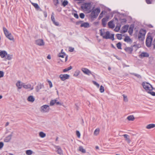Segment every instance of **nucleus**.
Segmentation results:
<instances>
[{
	"mask_svg": "<svg viewBox=\"0 0 155 155\" xmlns=\"http://www.w3.org/2000/svg\"><path fill=\"white\" fill-rule=\"evenodd\" d=\"M124 41L127 43L132 42V40L129 36H126L124 39Z\"/></svg>",
	"mask_w": 155,
	"mask_h": 155,
	"instance_id": "28",
	"label": "nucleus"
},
{
	"mask_svg": "<svg viewBox=\"0 0 155 155\" xmlns=\"http://www.w3.org/2000/svg\"><path fill=\"white\" fill-rule=\"evenodd\" d=\"M41 88V85H38L36 87V91L38 92Z\"/></svg>",
	"mask_w": 155,
	"mask_h": 155,
	"instance_id": "37",
	"label": "nucleus"
},
{
	"mask_svg": "<svg viewBox=\"0 0 155 155\" xmlns=\"http://www.w3.org/2000/svg\"><path fill=\"white\" fill-rule=\"evenodd\" d=\"M80 17L81 18H84V13H81L80 14Z\"/></svg>",
	"mask_w": 155,
	"mask_h": 155,
	"instance_id": "53",
	"label": "nucleus"
},
{
	"mask_svg": "<svg viewBox=\"0 0 155 155\" xmlns=\"http://www.w3.org/2000/svg\"><path fill=\"white\" fill-rule=\"evenodd\" d=\"M22 83L20 81H18L16 83V85L18 87V89H20L22 88Z\"/></svg>",
	"mask_w": 155,
	"mask_h": 155,
	"instance_id": "18",
	"label": "nucleus"
},
{
	"mask_svg": "<svg viewBox=\"0 0 155 155\" xmlns=\"http://www.w3.org/2000/svg\"><path fill=\"white\" fill-rule=\"evenodd\" d=\"M153 0H146V2L148 4H150L152 3Z\"/></svg>",
	"mask_w": 155,
	"mask_h": 155,
	"instance_id": "56",
	"label": "nucleus"
},
{
	"mask_svg": "<svg viewBox=\"0 0 155 155\" xmlns=\"http://www.w3.org/2000/svg\"><path fill=\"white\" fill-rule=\"evenodd\" d=\"M12 136V135H10L6 137L4 139V141L6 142H9L11 139Z\"/></svg>",
	"mask_w": 155,
	"mask_h": 155,
	"instance_id": "23",
	"label": "nucleus"
},
{
	"mask_svg": "<svg viewBox=\"0 0 155 155\" xmlns=\"http://www.w3.org/2000/svg\"><path fill=\"white\" fill-rule=\"evenodd\" d=\"M146 31L145 30L141 29L140 30L138 34V38L139 39L142 41L145 38Z\"/></svg>",
	"mask_w": 155,
	"mask_h": 155,
	"instance_id": "5",
	"label": "nucleus"
},
{
	"mask_svg": "<svg viewBox=\"0 0 155 155\" xmlns=\"http://www.w3.org/2000/svg\"><path fill=\"white\" fill-rule=\"evenodd\" d=\"M101 93H103L104 91V87L102 85H101L100 89H99Z\"/></svg>",
	"mask_w": 155,
	"mask_h": 155,
	"instance_id": "41",
	"label": "nucleus"
},
{
	"mask_svg": "<svg viewBox=\"0 0 155 155\" xmlns=\"http://www.w3.org/2000/svg\"><path fill=\"white\" fill-rule=\"evenodd\" d=\"M155 127V124H151L147 125L146 128L148 129H150Z\"/></svg>",
	"mask_w": 155,
	"mask_h": 155,
	"instance_id": "21",
	"label": "nucleus"
},
{
	"mask_svg": "<svg viewBox=\"0 0 155 155\" xmlns=\"http://www.w3.org/2000/svg\"><path fill=\"white\" fill-rule=\"evenodd\" d=\"M100 35L104 39H110L113 41L114 40V34H111L110 35L109 31H106L104 29H101L100 30Z\"/></svg>",
	"mask_w": 155,
	"mask_h": 155,
	"instance_id": "1",
	"label": "nucleus"
},
{
	"mask_svg": "<svg viewBox=\"0 0 155 155\" xmlns=\"http://www.w3.org/2000/svg\"><path fill=\"white\" fill-rule=\"evenodd\" d=\"M129 26L127 25H125L122 28L121 32L122 33H124L126 32Z\"/></svg>",
	"mask_w": 155,
	"mask_h": 155,
	"instance_id": "14",
	"label": "nucleus"
},
{
	"mask_svg": "<svg viewBox=\"0 0 155 155\" xmlns=\"http://www.w3.org/2000/svg\"><path fill=\"white\" fill-rule=\"evenodd\" d=\"M93 82L94 84L95 85H96L97 87H99V84L98 83H97L96 82L93 81Z\"/></svg>",
	"mask_w": 155,
	"mask_h": 155,
	"instance_id": "52",
	"label": "nucleus"
},
{
	"mask_svg": "<svg viewBox=\"0 0 155 155\" xmlns=\"http://www.w3.org/2000/svg\"><path fill=\"white\" fill-rule=\"evenodd\" d=\"M127 119L129 121H134L135 119V117L133 115H130L128 116L127 117Z\"/></svg>",
	"mask_w": 155,
	"mask_h": 155,
	"instance_id": "24",
	"label": "nucleus"
},
{
	"mask_svg": "<svg viewBox=\"0 0 155 155\" xmlns=\"http://www.w3.org/2000/svg\"><path fill=\"white\" fill-rule=\"evenodd\" d=\"M3 29L5 36L9 34L10 35V33H10L4 27H3Z\"/></svg>",
	"mask_w": 155,
	"mask_h": 155,
	"instance_id": "22",
	"label": "nucleus"
},
{
	"mask_svg": "<svg viewBox=\"0 0 155 155\" xmlns=\"http://www.w3.org/2000/svg\"><path fill=\"white\" fill-rule=\"evenodd\" d=\"M149 56L148 54L145 52H142L139 55V57L140 58H142L143 57H148Z\"/></svg>",
	"mask_w": 155,
	"mask_h": 155,
	"instance_id": "16",
	"label": "nucleus"
},
{
	"mask_svg": "<svg viewBox=\"0 0 155 155\" xmlns=\"http://www.w3.org/2000/svg\"><path fill=\"white\" fill-rule=\"evenodd\" d=\"M117 48L119 49H121V43L119 42L117 43Z\"/></svg>",
	"mask_w": 155,
	"mask_h": 155,
	"instance_id": "40",
	"label": "nucleus"
},
{
	"mask_svg": "<svg viewBox=\"0 0 155 155\" xmlns=\"http://www.w3.org/2000/svg\"><path fill=\"white\" fill-rule=\"evenodd\" d=\"M80 73V71H77L75 72V74H74V76H77Z\"/></svg>",
	"mask_w": 155,
	"mask_h": 155,
	"instance_id": "45",
	"label": "nucleus"
},
{
	"mask_svg": "<svg viewBox=\"0 0 155 155\" xmlns=\"http://www.w3.org/2000/svg\"><path fill=\"white\" fill-rule=\"evenodd\" d=\"M32 5L33 6L36 8H39V7L38 5V4L37 3H32Z\"/></svg>",
	"mask_w": 155,
	"mask_h": 155,
	"instance_id": "44",
	"label": "nucleus"
},
{
	"mask_svg": "<svg viewBox=\"0 0 155 155\" xmlns=\"http://www.w3.org/2000/svg\"><path fill=\"white\" fill-rule=\"evenodd\" d=\"M57 100L56 99L51 100L50 103V106H52L54 105L56 102V101Z\"/></svg>",
	"mask_w": 155,
	"mask_h": 155,
	"instance_id": "34",
	"label": "nucleus"
},
{
	"mask_svg": "<svg viewBox=\"0 0 155 155\" xmlns=\"http://www.w3.org/2000/svg\"><path fill=\"white\" fill-rule=\"evenodd\" d=\"M72 69V67L71 66H70L69 67L65 68L63 70V72H66L67 71L71 69Z\"/></svg>",
	"mask_w": 155,
	"mask_h": 155,
	"instance_id": "35",
	"label": "nucleus"
},
{
	"mask_svg": "<svg viewBox=\"0 0 155 155\" xmlns=\"http://www.w3.org/2000/svg\"><path fill=\"white\" fill-rule=\"evenodd\" d=\"M142 86L143 88L147 92L149 91H152L153 88L152 86L149 83L144 82L142 83Z\"/></svg>",
	"mask_w": 155,
	"mask_h": 155,
	"instance_id": "2",
	"label": "nucleus"
},
{
	"mask_svg": "<svg viewBox=\"0 0 155 155\" xmlns=\"http://www.w3.org/2000/svg\"><path fill=\"white\" fill-rule=\"evenodd\" d=\"M51 19L52 21L53 22H54V21H55L54 18V16H53V15H52L51 16Z\"/></svg>",
	"mask_w": 155,
	"mask_h": 155,
	"instance_id": "59",
	"label": "nucleus"
},
{
	"mask_svg": "<svg viewBox=\"0 0 155 155\" xmlns=\"http://www.w3.org/2000/svg\"><path fill=\"white\" fill-rule=\"evenodd\" d=\"M13 55L11 54H8L7 53V55L6 56V59L8 60H12L13 58Z\"/></svg>",
	"mask_w": 155,
	"mask_h": 155,
	"instance_id": "26",
	"label": "nucleus"
},
{
	"mask_svg": "<svg viewBox=\"0 0 155 155\" xmlns=\"http://www.w3.org/2000/svg\"><path fill=\"white\" fill-rule=\"evenodd\" d=\"M82 9L84 11L89 13L91 11V6L90 3H86L81 6Z\"/></svg>",
	"mask_w": 155,
	"mask_h": 155,
	"instance_id": "3",
	"label": "nucleus"
},
{
	"mask_svg": "<svg viewBox=\"0 0 155 155\" xmlns=\"http://www.w3.org/2000/svg\"><path fill=\"white\" fill-rule=\"evenodd\" d=\"M22 87L28 89L31 88V90H33V87L31 88V85L30 84H25L24 83H22Z\"/></svg>",
	"mask_w": 155,
	"mask_h": 155,
	"instance_id": "13",
	"label": "nucleus"
},
{
	"mask_svg": "<svg viewBox=\"0 0 155 155\" xmlns=\"http://www.w3.org/2000/svg\"><path fill=\"white\" fill-rule=\"evenodd\" d=\"M147 93L150 94L151 95L153 96H155V92H154L153 91H149L147 92Z\"/></svg>",
	"mask_w": 155,
	"mask_h": 155,
	"instance_id": "43",
	"label": "nucleus"
},
{
	"mask_svg": "<svg viewBox=\"0 0 155 155\" xmlns=\"http://www.w3.org/2000/svg\"><path fill=\"white\" fill-rule=\"evenodd\" d=\"M6 37L9 40L13 41H14V38L13 37L11 33H10V35L9 34V35H8Z\"/></svg>",
	"mask_w": 155,
	"mask_h": 155,
	"instance_id": "30",
	"label": "nucleus"
},
{
	"mask_svg": "<svg viewBox=\"0 0 155 155\" xmlns=\"http://www.w3.org/2000/svg\"><path fill=\"white\" fill-rule=\"evenodd\" d=\"M32 151L31 150H27L26 151V154L27 155H31L32 154Z\"/></svg>",
	"mask_w": 155,
	"mask_h": 155,
	"instance_id": "38",
	"label": "nucleus"
},
{
	"mask_svg": "<svg viewBox=\"0 0 155 155\" xmlns=\"http://www.w3.org/2000/svg\"><path fill=\"white\" fill-rule=\"evenodd\" d=\"M4 72L2 71H0V78H2L4 76Z\"/></svg>",
	"mask_w": 155,
	"mask_h": 155,
	"instance_id": "49",
	"label": "nucleus"
},
{
	"mask_svg": "<svg viewBox=\"0 0 155 155\" xmlns=\"http://www.w3.org/2000/svg\"><path fill=\"white\" fill-rule=\"evenodd\" d=\"M54 23L56 26H58L59 25V23L57 22H56L55 21L53 22Z\"/></svg>",
	"mask_w": 155,
	"mask_h": 155,
	"instance_id": "61",
	"label": "nucleus"
},
{
	"mask_svg": "<svg viewBox=\"0 0 155 155\" xmlns=\"http://www.w3.org/2000/svg\"><path fill=\"white\" fill-rule=\"evenodd\" d=\"M117 38L118 39L120 40L122 38V35L120 34H117Z\"/></svg>",
	"mask_w": 155,
	"mask_h": 155,
	"instance_id": "46",
	"label": "nucleus"
},
{
	"mask_svg": "<svg viewBox=\"0 0 155 155\" xmlns=\"http://www.w3.org/2000/svg\"><path fill=\"white\" fill-rule=\"evenodd\" d=\"M124 49L127 52L130 54L132 53L133 50V48L131 47H126Z\"/></svg>",
	"mask_w": 155,
	"mask_h": 155,
	"instance_id": "17",
	"label": "nucleus"
},
{
	"mask_svg": "<svg viewBox=\"0 0 155 155\" xmlns=\"http://www.w3.org/2000/svg\"><path fill=\"white\" fill-rule=\"evenodd\" d=\"M100 131V130L99 128H97L94 130V134L95 136L99 134Z\"/></svg>",
	"mask_w": 155,
	"mask_h": 155,
	"instance_id": "32",
	"label": "nucleus"
},
{
	"mask_svg": "<svg viewBox=\"0 0 155 155\" xmlns=\"http://www.w3.org/2000/svg\"><path fill=\"white\" fill-rule=\"evenodd\" d=\"M133 31V29L132 28L130 27L128 31V32L130 34L132 33Z\"/></svg>",
	"mask_w": 155,
	"mask_h": 155,
	"instance_id": "51",
	"label": "nucleus"
},
{
	"mask_svg": "<svg viewBox=\"0 0 155 155\" xmlns=\"http://www.w3.org/2000/svg\"><path fill=\"white\" fill-rule=\"evenodd\" d=\"M74 16L75 18H78V15L77 13H74Z\"/></svg>",
	"mask_w": 155,
	"mask_h": 155,
	"instance_id": "60",
	"label": "nucleus"
},
{
	"mask_svg": "<svg viewBox=\"0 0 155 155\" xmlns=\"http://www.w3.org/2000/svg\"><path fill=\"white\" fill-rule=\"evenodd\" d=\"M152 38L150 36H148L146 40V45L148 47H150L151 45Z\"/></svg>",
	"mask_w": 155,
	"mask_h": 155,
	"instance_id": "7",
	"label": "nucleus"
},
{
	"mask_svg": "<svg viewBox=\"0 0 155 155\" xmlns=\"http://www.w3.org/2000/svg\"><path fill=\"white\" fill-rule=\"evenodd\" d=\"M102 24L103 26L105 27L106 25V22L108 21V18H104L102 19Z\"/></svg>",
	"mask_w": 155,
	"mask_h": 155,
	"instance_id": "25",
	"label": "nucleus"
},
{
	"mask_svg": "<svg viewBox=\"0 0 155 155\" xmlns=\"http://www.w3.org/2000/svg\"><path fill=\"white\" fill-rule=\"evenodd\" d=\"M79 150L81 152L85 153L86 152L85 150L84 149L83 147L81 146L79 147Z\"/></svg>",
	"mask_w": 155,
	"mask_h": 155,
	"instance_id": "33",
	"label": "nucleus"
},
{
	"mask_svg": "<svg viewBox=\"0 0 155 155\" xmlns=\"http://www.w3.org/2000/svg\"><path fill=\"white\" fill-rule=\"evenodd\" d=\"M7 53V52L5 51H0V56L2 58H4L6 57Z\"/></svg>",
	"mask_w": 155,
	"mask_h": 155,
	"instance_id": "12",
	"label": "nucleus"
},
{
	"mask_svg": "<svg viewBox=\"0 0 155 155\" xmlns=\"http://www.w3.org/2000/svg\"><path fill=\"white\" fill-rule=\"evenodd\" d=\"M74 48L71 47H69V51L70 52H72L74 51Z\"/></svg>",
	"mask_w": 155,
	"mask_h": 155,
	"instance_id": "54",
	"label": "nucleus"
},
{
	"mask_svg": "<svg viewBox=\"0 0 155 155\" xmlns=\"http://www.w3.org/2000/svg\"><path fill=\"white\" fill-rule=\"evenodd\" d=\"M58 56L59 57H61L62 58H64L65 57V62H66L67 61L68 56V55H66L64 52H61L59 53L58 54Z\"/></svg>",
	"mask_w": 155,
	"mask_h": 155,
	"instance_id": "10",
	"label": "nucleus"
},
{
	"mask_svg": "<svg viewBox=\"0 0 155 155\" xmlns=\"http://www.w3.org/2000/svg\"><path fill=\"white\" fill-rule=\"evenodd\" d=\"M39 136L42 138H43L45 137L46 136V134L44 133L43 132L41 131L39 133Z\"/></svg>",
	"mask_w": 155,
	"mask_h": 155,
	"instance_id": "29",
	"label": "nucleus"
},
{
	"mask_svg": "<svg viewBox=\"0 0 155 155\" xmlns=\"http://www.w3.org/2000/svg\"><path fill=\"white\" fill-rule=\"evenodd\" d=\"M100 9L99 8L93 9L91 14V18H96L100 12Z\"/></svg>",
	"mask_w": 155,
	"mask_h": 155,
	"instance_id": "4",
	"label": "nucleus"
},
{
	"mask_svg": "<svg viewBox=\"0 0 155 155\" xmlns=\"http://www.w3.org/2000/svg\"><path fill=\"white\" fill-rule=\"evenodd\" d=\"M47 58L48 59H51V55L50 54H48L47 56Z\"/></svg>",
	"mask_w": 155,
	"mask_h": 155,
	"instance_id": "62",
	"label": "nucleus"
},
{
	"mask_svg": "<svg viewBox=\"0 0 155 155\" xmlns=\"http://www.w3.org/2000/svg\"><path fill=\"white\" fill-rule=\"evenodd\" d=\"M108 26L110 28H113L114 27V25L113 23V21H110L108 24Z\"/></svg>",
	"mask_w": 155,
	"mask_h": 155,
	"instance_id": "27",
	"label": "nucleus"
},
{
	"mask_svg": "<svg viewBox=\"0 0 155 155\" xmlns=\"http://www.w3.org/2000/svg\"><path fill=\"white\" fill-rule=\"evenodd\" d=\"M56 148L57 149V152L58 154H61L62 153V150L59 147H56Z\"/></svg>",
	"mask_w": 155,
	"mask_h": 155,
	"instance_id": "31",
	"label": "nucleus"
},
{
	"mask_svg": "<svg viewBox=\"0 0 155 155\" xmlns=\"http://www.w3.org/2000/svg\"><path fill=\"white\" fill-rule=\"evenodd\" d=\"M27 100L29 102L32 103L35 101V98L33 96H30L28 97Z\"/></svg>",
	"mask_w": 155,
	"mask_h": 155,
	"instance_id": "20",
	"label": "nucleus"
},
{
	"mask_svg": "<svg viewBox=\"0 0 155 155\" xmlns=\"http://www.w3.org/2000/svg\"><path fill=\"white\" fill-rule=\"evenodd\" d=\"M50 109L49 105H44L41 107L40 110L42 113H48L50 110Z\"/></svg>",
	"mask_w": 155,
	"mask_h": 155,
	"instance_id": "6",
	"label": "nucleus"
},
{
	"mask_svg": "<svg viewBox=\"0 0 155 155\" xmlns=\"http://www.w3.org/2000/svg\"><path fill=\"white\" fill-rule=\"evenodd\" d=\"M153 48H155V38L153 41Z\"/></svg>",
	"mask_w": 155,
	"mask_h": 155,
	"instance_id": "64",
	"label": "nucleus"
},
{
	"mask_svg": "<svg viewBox=\"0 0 155 155\" xmlns=\"http://www.w3.org/2000/svg\"><path fill=\"white\" fill-rule=\"evenodd\" d=\"M48 83L49 84L50 86V88L52 87V84L51 82L50 81L48 80Z\"/></svg>",
	"mask_w": 155,
	"mask_h": 155,
	"instance_id": "50",
	"label": "nucleus"
},
{
	"mask_svg": "<svg viewBox=\"0 0 155 155\" xmlns=\"http://www.w3.org/2000/svg\"><path fill=\"white\" fill-rule=\"evenodd\" d=\"M130 74L132 75H133L137 77L138 78H141V76L138 74L134 73H131Z\"/></svg>",
	"mask_w": 155,
	"mask_h": 155,
	"instance_id": "39",
	"label": "nucleus"
},
{
	"mask_svg": "<svg viewBox=\"0 0 155 155\" xmlns=\"http://www.w3.org/2000/svg\"><path fill=\"white\" fill-rule=\"evenodd\" d=\"M76 1H78V3H80L82 2H84L85 0H74Z\"/></svg>",
	"mask_w": 155,
	"mask_h": 155,
	"instance_id": "58",
	"label": "nucleus"
},
{
	"mask_svg": "<svg viewBox=\"0 0 155 155\" xmlns=\"http://www.w3.org/2000/svg\"><path fill=\"white\" fill-rule=\"evenodd\" d=\"M4 143L2 142H0V149H2L3 147Z\"/></svg>",
	"mask_w": 155,
	"mask_h": 155,
	"instance_id": "57",
	"label": "nucleus"
},
{
	"mask_svg": "<svg viewBox=\"0 0 155 155\" xmlns=\"http://www.w3.org/2000/svg\"><path fill=\"white\" fill-rule=\"evenodd\" d=\"M81 70L84 74L87 75H89L90 74H91V71L87 68H82L81 69Z\"/></svg>",
	"mask_w": 155,
	"mask_h": 155,
	"instance_id": "11",
	"label": "nucleus"
},
{
	"mask_svg": "<svg viewBox=\"0 0 155 155\" xmlns=\"http://www.w3.org/2000/svg\"><path fill=\"white\" fill-rule=\"evenodd\" d=\"M103 12L102 11L101 12V14H100V15L99 16L98 18L99 19H101L103 17Z\"/></svg>",
	"mask_w": 155,
	"mask_h": 155,
	"instance_id": "47",
	"label": "nucleus"
},
{
	"mask_svg": "<svg viewBox=\"0 0 155 155\" xmlns=\"http://www.w3.org/2000/svg\"><path fill=\"white\" fill-rule=\"evenodd\" d=\"M120 29V27H116L114 29V30L115 31L117 32Z\"/></svg>",
	"mask_w": 155,
	"mask_h": 155,
	"instance_id": "55",
	"label": "nucleus"
},
{
	"mask_svg": "<svg viewBox=\"0 0 155 155\" xmlns=\"http://www.w3.org/2000/svg\"><path fill=\"white\" fill-rule=\"evenodd\" d=\"M123 136L125 138V140L127 141V143H129L131 142V140L130 138V136L127 134H124Z\"/></svg>",
	"mask_w": 155,
	"mask_h": 155,
	"instance_id": "15",
	"label": "nucleus"
},
{
	"mask_svg": "<svg viewBox=\"0 0 155 155\" xmlns=\"http://www.w3.org/2000/svg\"><path fill=\"white\" fill-rule=\"evenodd\" d=\"M35 44L39 46H42L45 45V42L42 39H38L36 40Z\"/></svg>",
	"mask_w": 155,
	"mask_h": 155,
	"instance_id": "9",
	"label": "nucleus"
},
{
	"mask_svg": "<svg viewBox=\"0 0 155 155\" xmlns=\"http://www.w3.org/2000/svg\"><path fill=\"white\" fill-rule=\"evenodd\" d=\"M90 26L89 24L87 22H84L81 24V27H84L85 28H89Z\"/></svg>",
	"mask_w": 155,
	"mask_h": 155,
	"instance_id": "19",
	"label": "nucleus"
},
{
	"mask_svg": "<svg viewBox=\"0 0 155 155\" xmlns=\"http://www.w3.org/2000/svg\"><path fill=\"white\" fill-rule=\"evenodd\" d=\"M68 2L67 0H64L62 3V5L64 7H65L66 5H68Z\"/></svg>",
	"mask_w": 155,
	"mask_h": 155,
	"instance_id": "36",
	"label": "nucleus"
},
{
	"mask_svg": "<svg viewBox=\"0 0 155 155\" xmlns=\"http://www.w3.org/2000/svg\"><path fill=\"white\" fill-rule=\"evenodd\" d=\"M59 78L62 81H64L66 79H68L70 77V75L68 74H61L59 75Z\"/></svg>",
	"mask_w": 155,
	"mask_h": 155,
	"instance_id": "8",
	"label": "nucleus"
},
{
	"mask_svg": "<svg viewBox=\"0 0 155 155\" xmlns=\"http://www.w3.org/2000/svg\"><path fill=\"white\" fill-rule=\"evenodd\" d=\"M123 96L124 97V101L126 102H127L128 101L127 97L124 94L123 95Z\"/></svg>",
	"mask_w": 155,
	"mask_h": 155,
	"instance_id": "42",
	"label": "nucleus"
},
{
	"mask_svg": "<svg viewBox=\"0 0 155 155\" xmlns=\"http://www.w3.org/2000/svg\"><path fill=\"white\" fill-rule=\"evenodd\" d=\"M56 103L57 105H62V104L59 102H57L56 101Z\"/></svg>",
	"mask_w": 155,
	"mask_h": 155,
	"instance_id": "63",
	"label": "nucleus"
},
{
	"mask_svg": "<svg viewBox=\"0 0 155 155\" xmlns=\"http://www.w3.org/2000/svg\"><path fill=\"white\" fill-rule=\"evenodd\" d=\"M76 135H77V137L78 138H80V136H81V134H80V132H79V131L77 130L76 131Z\"/></svg>",
	"mask_w": 155,
	"mask_h": 155,
	"instance_id": "48",
	"label": "nucleus"
}]
</instances>
